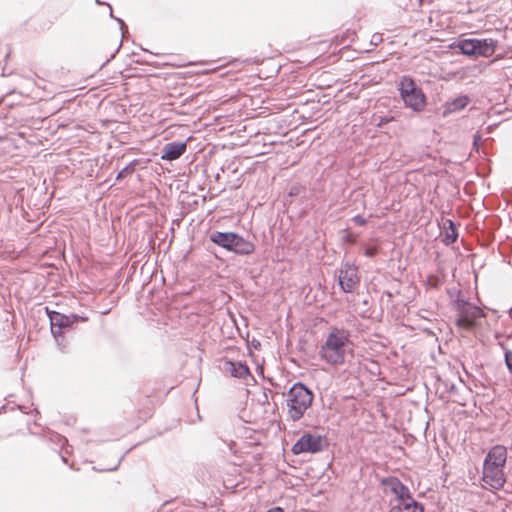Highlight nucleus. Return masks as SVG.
<instances>
[{"mask_svg":"<svg viewBox=\"0 0 512 512\" xmlns=\"http://www.w3.org/2000/svg\"><path fill=\"white\" fill-rule=\"evenodd\" d=\"M46 314L50 322V331L56 345L60 350H65L69 345L66 334L72 331L78 322L88 321V317L76 313L63 314L45 307Z\"/></svg>","mask_w":512,"mask_h":512,"instance_id":"obj_1","label":"nucleus"},{"mask_svg":"<svg viewBox=\"0 0 512 512\" xmlns=\"http://www.w3.org/2000/svg\"><path fill=\"white\" fill-rule=\"evenodd\" d=\"M348 344L349 332L344 329L334 328L320 347V358L329 365H343Z\"/></svg>","mask_w":512,"mask_h":512,"instance_id":"obj_2","label":"nucleus"},{"mask_svg":"<svg viewBox=\"0 0 512 512\" xmlns=\"http://www.w3.org/2000/svg\"><path fill=\"white\" fill-rule=\"evenodd\" d=\"M208 239L214 245L238 256H249L255 252L256 246L248 238L234 231H211Z\"/></svg>","mask_w":512,"mask_h":512,"instance_id":"obj_3","label":"nucleus"},{"mask_svg":"<svg viewBox=\"0 0 512 512\" xmlns=\"http://www.w3.org/2000/svg\"><path fill=\"white\" fill-rule=\"evenodd\" d=\"M396 88L406 109L420 113L426 108L427 96L411 75L400 76L396 82Z\"/></svg>","mask_w":512,"mask_h":512,"instance_id":"obj_4","label":"nucleus"},{"mask_svg":"<svg viewBox=\"0 0 512 512\" xmlns=\"http://www.w3.org/2000/svg\"><path fill=\"white\" fill-rule=\"evenodd\" d=\"M314 400V392L303 382H295L287 391V413L290 420H300Z\"/></svg>","mask_w":512,"mask_h":512,"instance_id":"obj_5","label":"nucleus"},{"mask_svg":"<svg viewBox=\"0 0 512 512\" xmlns=\"http://www.w3.org/2000/svg\"><path fill=\"white\" fill-rule=\"evenodd\" d=\"M455 47L470 58L490 57L495 53L498 41L492 38H464L458 40Z\"/></svg>","mask_w":512,"mask_h":512,"instance_id":"obj_6","label":"nucleus"},{"mask_svg":"<svg viewBox=\"0 0 512 512\" xmlns=\"http://www.w3.org/2000/svg\"><path fill=\"white\" fill-rule=\"evenodd\" d=\"M329 447V440L326 435L305 431L293 444L291 452L294 455L317 454Z\"/></svg>","mask_w":512,"mask_h":512,"instance_id":"obj_7","label":"nucleus"},{"mask_svg":"<svg viewBox=\"0 0 512 512\" xmlns=\"http://www.w3.org/2000/svg\"><path fill=\"white\" fill-rule=\"evenodd\" d=\"M360 283L358 267L350 261L343 263L338 274V285L342 292L353 293Z\"/></svg>","mask_w":512,"mask_h":512,"instance_id":"obj_8","label":"nucleus"},{"mask_svg":"<svg viewBox=\"0 0 512 512\" xmlns=\"http://www.w3.org/2000/svg\"><path fill=\"white\" fill-rule=\"evenodd\" d=\"M486 317L485 312L477 305L469 303L461 313L457 314L455 325L459 328L471 331L478 327V318Z\"/></svg>","mask_w":512,"mask_h":512,"instance_id":"obj_9","label":"nucleus"},{"mask_svg":"<svg viewBox=\"0 0 512 512\" xmlns=\"http://www.w3.org/2000/svg\"><path fill=\"white\" fill-rule=\"evenodd\" d=\"M381 484L387 486L390 492L395 496L399 504L411 499L412 493L407 485L395 476H387L381 479Z\"/></svg>","mask_w":512,"mask_h":512,"instance_id":"obj_10","label":"nucleus"},{"mask_svg":"<svg viewBox=\"0 0 512 512\" xmlns=\"http://www.w3.org/2000/svg\"><path fill=\"white\" fill-rule=\"evenodd\" d=\"M507 462V449L505 446L496 444L487 452L483 468H505Z\"/></svg>","mask_w":512,"mask_h":512,"instance_id":"obj_11","label":"nucleus"},{"mask_svg":"<svg viewBox=\"0 0 512 512\" xmlns=\"http://www.w3.org/2000/svg\"><path fill=\"white\" fill-rule=\"evenodd\" d=\"M482 480L494 490L503 489L505 492H509V489L505 488L504 468H483Z\"/></svg>","mask_w":512,"mask_h":512,"instance_id":"obj_12","label":"nucleus"},{"mask_svg":"<svg viewBox=\"0 0 512 512\" xmlns=\"http://www.w3.org/2000/svg\"><path fill=\"white\" fill-rule=\"evenodd\" d=\"M223 371L228 373L231 377L237 379H244L247 377H254L250 373V369L246 362L226 359L223 362Z\"/></svg>","mask_w":512,"mask_h":512,"instance_id":"obj_13","label":"nucleus"},{"mask_svg":"<svg viewBox=\"0 0 512 512\" xmlns=\"http://www.w3.org/2000/svg\"><path fill=\"white\" fill-rule=\"evenodd\" d=\"M186 150L187 140L168 142L161 150V159L168 162L177 160L186 153Z\"/></svg>","mask_w":512,"mask_h":512,"instance_id":"obj_14","label":"nucleus"},{"mask_svg":"<svg viewBox=\"0 0 512 512\" xmlns=\"http://www.w3.org/2000/svg\"><path fill=\"white\" fill-rule=\"evenodd\" d=\"M441 235V240L446 246L455 243L459 236L457 224L451 219H446L444 222V232Z\"/></svg>","mask_w":512,"mask_h":512,"instance_id":"obj_15","label":"nucleus"},{"mask_svg":"<svg viewBox=\"0 0 512 512\" xmlns=\"http://www.w3.org/2000/svg\"><path fill=\"white\" fill-rule=\"evenodd\" d=\"M469 103L470 98L468 95H459L456 98L446 102L444 115L460 112L461 110L465 109Z\"/></svg>","mask_w":512,"mask_h":512,"instance_id":"obj_16","label":"nucleus"},{"mask_svg":"<svg viewBox=\"0 0 512 512\" xmlns=\"http://www.w3.org/2000/svg\"><path fill=\"white\" fill-rule=\"evenodd\" d=\"M140 164L139 159H133L126 166H124L116 175V181H122L127 178L129 175L135 172L137 167Z\"/></svg>","mask_w":512,"mask_h":512,"instance_id":"obj_17","label":"nucleus"},{"mask_svg":"<svg viewBox=\"0 0 512 512\" xmlns=\"http://www.w3.org/2000/svg\"><path fill=\"white\" fill-rule=\"evenodd\" d=\"M402 507V511L406 512H424V505L418 501H416L413 496L411 499L404 501L399 504Z\"/></svg>","mask_w":512,"mask_h":512,"instance_id":"obj_18","label":"nucleus"},{"mask_svg":"<svg viewBox=\"0 0 512 512\" xmlns=\"http://www.w3.org/2000/svg\"><path fill=\"white\" fill-rule=\"evenodd\" d=\"M495 339L498 340V345H500L504 351V362L507 367V370L512 374V350L506 349L503 342L500 341L501 334L496 332L494 334Z\"/></svg>","mask_w":512,"mask_h":512,"instance_id":"obj_19","label":"nucleus"},{"mask_svg":"<svg viewBox=\"0 0 512 512\" xmlns=\"http://www.w3.org/2000/svg\"><path fill=\"white\" fill-rule=\"evenodd\" d=\"M47 436L49 437V439L52 442H55L57 445H59L61 447H64L68 443V440L64 436H62L54 431H49L47 433Z\"/></svg>","mask_w":512,"mask_h":512,"instance_id":"obj_20","label":"nucleus"},{"mask_svg":"<svg viewBox=\"0 0 512 512\" xmlns=\"http://www.w3.org/2000/svg\"><path fill=\"white\" fill-rule=\"evenodd\" d=\"M394 120H395V118L393 116H378V117L373 118L374 124L378 128H382L386 124H388Z\"/></svg>","mask_w":512,"mask_h":512,"instance_id":"obj_21","label":"nucleus"},{"mask_svg":"<svg viewBox=\"0 0 512 512\" xmlns=\"http://www.w3.org/2000/svg\"><path fill=\"white\" fill-rule=\"evenodd\" d=\"M470 301L461 297H457L453 304L457 311V314L461 313V311L469 305Z\"/></svg>","mask_w":512,"mask_h":512,"instance_id":"obj_22","label":"nucleus"},{"mask_svg":"<svg viewBox=\"0 0 512 512\" xmlns=\"http://www.w3.org/2000/svg\"><path fill=\"white\" fill-rule=\"evenodd\" d=\"M379 253V248L377 246H365L363 250V254L368 258H374Z\"/></svg>","mask_w":512,"mask_h":512,"instance_id":"obj_23","label":"nucleus"},{"mask_svg":"<svg viewBox=\"0 0 512 512\" xmlns=\"http://www.w3.org/2000/svg\"><path fill=\"white\" fill-rule=\"evenodd\" d=\"M132 450V447L129 448L128 450H126L118 459L117 463L114 465V466H111V467H106V468H103V469H99V471H107V472H111V471H115L118 469L120 463L122 462V460L124 459L125 455L130 451Z\"/></svg>","mask_w":512,"mask_h":512,"instance_id":"obj_24","label":"nucleus"},{"mask_svg":"<svg viewBox=\"0 0 512 512\" xmlns=\"http://www.w3.org/2000/svg\"><path fill=\"white\" fill-rule=\"evenodd\" d=\"M343 231L345 234L341 237L342 242L353 244L356 240V237L352 233L348 232V228H345Z\"/></svg>","mask_w":512,"mask_h":512,"instance_id":"obj_25","label":"nucleus"},{"mask_svg":"<svg viewBox=\"0 0 512 512\" xmlns=\"http://www.w3.org/2000/svg\"><path fill=\"white\" fill-rule=\"evenodd\" d=\"M442 382L447 392H449L450 394L457 393V387L453 382H449L448 380H443Z\"/></svg>","mask_w":512,"mask_h":512,"instance_id":"obj_26","label":"nucleus"},{"mask_svg":"<svg viewBox=\"0 0 512 512\" xmlns=\"http://www.w3.org/2000/svg\"><path fill=\"white\" fill-rule=\"evenodd\" d=\"M352 221L355 223V225L357 226H365L367 224V220L366 218H364L362 215L360 214H357L355 216L352 217Z\"/></svg>","mask_w":512,"mask_h":512,"instance_id":"obj_27","label":"nucleus"},{"mask_svg":"<svg viewBox=\"0 0 512 512\" xmlns=\"http://www.w3.org/2000/svg\"><path fill=\"white\" fill-rule=\"evenodd\" d=\"M301 190L302 187L296 184L290 187L288 194L291 197L298 196L301 193Z\"/></svg>","mask_w":512,"mask_h":512,"instance_id":"obj_28","label":"nucleus"},{"mask_svg":"<svg viewBox=\"0 0 512 512\" xmlns=\"http://www.w3.org/2000/svg\"><path fill=\"white\" fill-rule=\"evenodd\" d=\"M480 142H481V135L479 133L474 134L473 135V146L476 150L479 149Z\"/></svg>","mask_w":512,"mask_h":512,"instance_id":"obj_29","label":"nucleus"},{"mask_svg":"<svg viewBox=\"0 0 512 512\" xmlns=\"http://www.w3.org/2000/svg\"><path fill=\"white\" fill-rule=\"evenodd\" d=\"M114 20L118 23L120 30L122 32V37H124V33H125V29H126V24H125L124 20L119 17H116Z\"/></svg>","mask_w":512,"mask_h":512,"instance_id":"obj_30","label":"nucleus"},{"mask_svg":"<svg viewBox=\"0 0 512 512\" xmlns=\"http://www.w3.org/2000/svg\"><path fill=\"white\" fill-rule=\"evenodd\" d=\"M388 512H402V507L400 505H394Z\"/></svg>","mask_w":512,"mask_h":512,"instance_id":"obj_31","label":"nucleus"},{"mask_svg":"<svg viewBox=\"0 0 512 512\" xmlns=\"http://www.w3.org/2000/svg\"><path fill=\"white\" fill-rule=\"evenodd\" d=\"M266 512H284L283 508L279 507V506H276V507H272L270 508L269 510H267Z\"/></svg>","mask_w":512,"mask_h":512,"instance_id":"obj_32","label":"nucleus"},{"mask_svg":"<svg viewBox=\"0 0 512 512\" xmlns=\"http://www.w3.org/2000/svg\"><path fill=\"white\" fill-rule=\"evenodd\" d=\"M252 346L255 348V349H259L261 347V343L259 340H256V339H253L252 342H251Z\"/></svg>","mask_w":512,"mask_h":512,"instance_id":"obj_33","label":"nucleus"},{"mask_svg":"<svg viewBox=\"0 0 512 512\" xmlns=\"http://www.w3.org/2000/svg\"><path fill=\"white\" fill-rule=\"evenodd\" d=\"M121 47V43L119 44L118 48L115 50L114 53L111 54V56L106 60L105 64L108 63L112 58H114L115 54L119 51Z\"/></svg>","mask_w":512,"mask_h":512,"instance_id":"obj_34","label":"nucleus"},{"mask_svg":"<svg viewBox=\"0 0 512 512\" xmlns=\"http://www.w3.org/2000/svg\"><path fill=\"white\" fill-rule=\"evenodd\" d=\"M360 316H361L362 318H367V317H369L368 309H366V310L362 311V312L360 313Z\"/></svg>","mask_w":512,"mask_h":512,"instance_id":"obj_35","label":"nucleus"},{"mask_svg":"<svg viewBox=\"0 0 512 512\" xmlns=\"http://www.w3.org/2000/svg\"><path fill=\"white\" fill-rule=\"evenodd\" d=\"M95 2H96L98 5H107V6L109 5V3H108V2H104V1H102V0H95Z\"/></svg>","mask_w":512,"mask_h":512,"instance_id":"obj_36","label":"nucleus"},{"mask_svg":"<svg viewBox=\"0 0 512 512\" xmlns=\"http://www.w3.org/2000/svg\"><path fill=\"white\" fill-rule=\"evenodd\" d=\"M108 7L110 8V14H109V15H110V17H111L112 19H115L116 17L113 15V9H112V6L109 4V5H108Z\"/></svg>","mask_w":512,"mask_h":512,"instance_id":"obj_37","label":"nucleus"},{"mask_svg":"<svg viewBox=\"0 0 512 512\" xmlns=\"http://www.w3.org/2000/svg\"><path fill=\"white\" fill-rule=\"evenodd\" d=\"M362 304H363L364 306L368 307V305H369V300H368L367 298H366V299H364V300L362 301Z\"/></svg>","mask_w":512,"mask_h":512,"instance_id":"obj_38","label":"nucleus"},{"mask_svg":"<svg viewBox=\"0 0 512 512\" xmlns=\"http://www.w3.org/2000/svg\"><path fill=\"white\" fill-rule=\"evenodd\" d=\"M258 374H263V368L261 366H257Z\"/></svg>","mask_w":512,"mask_h":512,"instance_id":"obj_39","label":"nucleus"},{"mask_svg":"<svg viewBox=\"0 0 512 512\" xmlns=\"http://www.w3.org/2000/svg\"><path fill=\"white\" fill-rule=\"evenodd\" d=\"M9 56H10V51H9V52H7V53H6V55H5V60H6V61H7V59L9 58Z\"/></svg>","mask_w":512,"mask_h":512,"instance_id":"obj_40","label":"nucleus"},{"mask_svg":"<svg viewBox=\"0 0 512 512\" xmlns=\"http://www.w3.org/2000/svg\"><path fill=\"white\" fill-rule=\"evenodd\" d=\"M18 408H19L23 413H26V414L28 413L27 411H24V410H23V407H22V406H18Z\"/></svg>","mask_w":512,"mask_h":512,"instance_id":"obj_41","label":"nucleus"},{"mask_svg":"<svg viewBox=\"0 0 512 512\" xmlns=\"http://www.w3.org/2000/svg\"><path fill=\"white\" fill-rule=\"evenodd\" d=\"M266 380L269 381L273 385V382H272L271 378H266Z\"/></svg>","mask_w":512,"mask_h":512,"instance_id":"obj_42","label":"nucleus"},{"mask_svg":"<svg viewBox=\"0 0 512 512\" xmlns=\"http://www.w3.org/2000/svg\"><path fill=\"white\" fill-rule=\"evenodd\" d=\"M508 338H512V332L508 335Z\"/></svg>","mask_w":512,"mask_h":512,"instance_id":"obj_43","label":"nucleus"}]
</instances>
